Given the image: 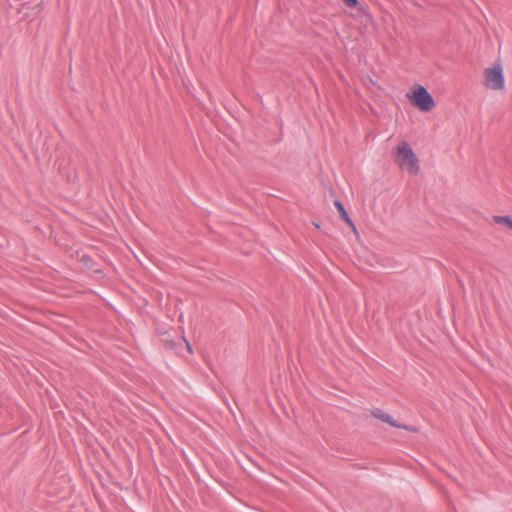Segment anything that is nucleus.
I'll return each instance as SVG.
<instances>
[{"label":"nucleus","instance_id":"f257e3e1","mask_svg":"<svg viewBox=\"0 0 512 512\" xmlns=\"http://www.w3.org/2000/svg\"><path fill=\"white\" fill-rule=\"evenodd\" d=\"M395 158L401 168L406 165L410 173H419V161L407 142L402 141L397 145Z\"/></svg>","mask_w":512,"mask_h":512},{"label":"nucleus","instance_id":"f03ea898","mask_svg":"<svg viewBox=\"0 0 512 512\" xmlns=\"http://www.w3.org/2000/svg\"><path fill=\"white\" fill-rule=\"evenodd\" d=\"M484 85L491 90H502L504 88L505 79L500 61L495 62L492 67L485 68Z\"/></svg>","mask_w":512,"mask_h":512},{"label":"nucleus","instance_id":"7ed1b4c3","mask_svg":"<svg viewBox=\"0 0 512 512\" xmlns=\"http://www.w3.org/2000/svg\"><path fill=\"white\" fill-rule=\"evenodd\" d=\"M411 103L423 112H429L435 107V101L427 89L418 85L412 96H409Z\"/></svg>","mask_w":512,"mask_h":512},{"label":"nucleus","instance_id":"20e7f679","mask_svg":"<svg viewBox=\"0 0 512 512\" xmlns=\"http://www.w3.org/2000/svg\"><path fill=\"white\" fill-rule=\"evenodd\" d=\"M371 414L373 417L377 418L378 420H380L384 423H387L393 427L401 428V429H404V430L412 432V433L419 432V429L416 426L401 424V423L397 422L396 420H394L389 414L385 413L384 411H382L380 409H374L371 412Z\"/></svg>","mask_w":512,"mask_h":512},{"label":"nucleus","instance_id":"39448f33","mask_svg":"<svg viewBox=\"0 0 512 512\" xmlns=\"http://www.w3.org/2000/svg\"><path fill=\"white\" fill-rule=\"evenodd\" d=\"M334 204L340 214L341 219L345 221L349 226H353V221L349 217L343 203L339 200H336Z\"/></svg>","mask_w":512,"mask_h":512},{"label":"nucleus","instance_id":"423d86ee","mask_svg":"<svg viewBox=\"0 0 512 512\" xmlns=\"http://www.w3.org/2000/svg\"><path fill=\"white\" fill-rule=\"evenodd\" d=\"M492 219L495 223L505 225L512 230V216H493Z\"/></svg>","mask_w":512,"mask_h":512},{"label":"nucleus","instance_id":"0eeeda50","mask_svg":"<svg viewBox=\"0 0 512 512\" xmlns=\"http://www.w3.org/2000/svg\"><path fill=\"white\" fill-rule=\"evenodd\" d=\"M347 7L354 8L356 7L359 2L358 0H343Z\"/></svg>","mask_w":512,"mask_h":512},{"label":"nucleus","instance_id":"6e6552de","mask_svg":"<svg viewBox=\"0 0 512 512\" xmlns=\"http://www.w3.org/2000/svg\"><path fill=\"white\" fill-rule=\"evenodd\" d=\"M350 227H351L352 231L357 235L358 232H357V228H356L355 224L353 223V226H350Z\"/></svg>","mask_w":512,"mask_h":512},{"label":"nucleus","instance_id":"1a4fd4ad","mask_svg":"<svg viewBox=\"0 0 512 512\" xmlns=\"http://www.w3.org/2000/svg\"><path fill=\"white\" fill-rule=\"evenodd\" d=\"M350 227H351L352 231L357 235L358 232H357V228H356L355 224L353 223V226H350Z\"/></svg>","mask_w":512,"mask_h":512},{"label":"nucleus","instance_id":"9d476101","mask_svg":"<svg viewBox=\"0 0 512 512\" xmlns=\"http://www.w3.org/2000/svg\"><path fill=\"white\" fill-rule=\"evenodd\" d=\"M186 345H187V347H188L189 352H192L191 346L189 345V343H188V342H186Z\"/></svg>","mask_w":512,"mask_h":512}]
</instances>
